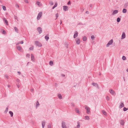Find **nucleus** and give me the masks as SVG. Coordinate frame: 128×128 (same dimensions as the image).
Here are the masks:
<instances>
[{
	"mask_svg": "<svg viewBox=\"0 0 128 128\" xmlns=\"http://www.w3.org/2000/svg\"><path fill=\"white\" fill-rule=\"evenodd\" d=\"M24 42L22 40L21 42H18V43H17L16 44V45H17L16 47V48H17L18 50L20 51V52H21L22 48L20 46H18V45L19 44H22Z\"/></svg>",
	"mask_w": 128,
	"mask_h": 128,
	"instance_id": "1",
	"label": "nucleus"
},
{
	"mask_svg": "<svg viewBox=\"0 0 128 128\" xmlns=\"http://www.w3.org/2000/svg\"><path fill=\"white\" fill-rule=\"evenodd\" d=\"M85 109L86 110V113L87 114H90V108L89 107L87 106H85Z\"/></svg>",
	"mask_w": 128,
	"mask_h": 128,
	"instance_id": "2",
	"label": "nucleus"
},
{
	"mask_svg": "<svg viewBox=\"0 0 128 128\" xmlns=\"http://www.w3.org/2000/svg\"><path fill=\"white\" fill-rule=\"evenodd\" d=\"M35 44L38 46L41 47L42 46V44L40 42L38 41L35 42Z\"/></svg>",
	"mask_w": 128,
	"mask_h": 128,
	"instance_id": "3",
	"label": "nucleus"
},
{
	"mask_svg": "<svg viewBox=\"0 0 128 128\" xmlns=\"http://www.w3.org/2000/svg\"><path fill=\"white\" fill-rule=\"evenodd\" d=\"M42 12H40L38 13L37 17V20H39L40 19V18L42 16Z\"/></svg>",
	"mask_w": 128,
	"mask_h": 128,
	"instance_id": "4",
	"label": "nucleus"
},
{
	"mask_svg": "<svg viewBox=\"0 0 128 128\" xmlns=\"http://www.w3.org/2000/svg\"><path fill=\"white\" fill-rule=\"evenodd\" d=\"M37 30L39 32V34H40L42 32V28L40 27H38L37 28Z\"/></svg>",
	"mask_w": 128,
	"mask_h": 128,
	"instance_id": "5",
	"label": "nucleus"
},
{
	"mask_svg": "<svg viewBox=\"0 0 128 128\" xmlns=\"http://www.w3.org/2000/svg\"><path fill=\"white\" fill-rule=\"evenodd\" d=\"M62 128H66L65 122L64 121L62 122Z\"/></svg>",
	"mask_w": 128,
	"mask_h": 128,
	"instance_id": "6",
	"label": "nucleus"
},
{
	"mask_svg": "<svg viewBox=\"0 0 128 128\" xmlns=\"http://www.w3.org/2000/svg\"><path fill=\"white\" fill-rule=\"evenodd\" d=\"M113 42V40H110L108 43L106 44V46L108 47Z\"/></svg>",
	"mask_w": 128,
	"mask_h": 128,
	"instance_id": "7",
	"label": "nucleus"
},
{
	"mask_svg": "<svg viewBox=\"0 0 128 128\" xmlns=\"http://www.w3.org/2000/svg\"><path fill=\"white\" fill-rule=\"evenodd\" d=\"M92 84L94 86L98 88V84L96 83H92Z\"/></svg>",
	"mask_w": 128,
	"mask_h": 128,
	"instance_id": "8",
	"label": "nucleus"
},
{
	"mask_svg": "<svg viewBox=\"0 0 128 128\" xmlns=\"http://www.w3.org/2000/svg\"><path fill=\"white\" fill-rule=\"evenodd\" d=\"M68 9V6H63V10L64 11H67Z\"/></svg>",
	"mask_w": 128,
	"mask_h": 128,
	"instance_id": "9",
	"label": "nucleus"
},
{
	"mask_svg": "<svg viewBox=\"0 0 128 128\" xmlns=\"http://www.w3.org/2000/svg\"><path fill=\"white\" fill-rule=\"evenodd\" d=\"M110 93L113 95H114L115 94L114 91L112 90H110Z\"/></svg>",
	"mask_w": 128,
	"mask_h": 128,
	"instance_id": "10",
	"label": "nucleus"
},
{
	"mask_svg": "<svg viewBox=\"0 0 128 128\" xmlns=\"http://www.w3.org/2000/svg\"><path fill=\"white\" fill-rule=\"evenodd\" d=\"M118 12V10H115L113 11L112 14V15H114L117 14Z\"/></svg>",
	"mask_w": 128,
	"mask_h": 128,
	"instance_id": "11",
	"label": "nucleus"
},
{
	"mask_svg": "<svg viewBox=\"0 0 128 128\" xmlns=\"http://www.w3.org/2000/svg\"><path fill=\"white\" fill-rule=\"evenodd\" d=\"M125 37H126V34H125V33L124 32L122 34V36L121 39H124L125 38Z\"/></svg>",
	"mask_w": 128,
	"mask_h": 128,
	"instance_id": "12",
	"label": "nucleus"
},
{
	"mask_svg": "<svg viewBox=\"0 0 128 128\" xmlns=\"http://www.w3.org/2000/svg\"><path fill=\"white\" fill-rule=\"evenodd\" d=\"M124 105L123 103L121 102L119 106V108H121L124 107Z\"/></svg>",
	"mask_w": 128,
	"mask_h": 128,
	"instance_id": "13",
	"label": "nucleus"
},
{
	"mask_svg": "<svg viewBox=\"0 0 128 128\" xmlns=\"http://www.w3.org/2000/svg\"><path fill=\"white\" fill-rule=\"evenodd\" d=\"M78 32L77 31H76L75 33L74 34V38H76L78 36Z\"/></svg>",
	"mask_w": 128,
	"mask_h": 128,
	"instance_id": "14",
	"label": "nucleus"
},
{
	"mask_svg": "<svg viewBox=\"0 0 128 128\" xmlns=\"http://www.w3.org/2000/svg\"><path fill=\"white\" fill-rule=\"evenodd\" d=\"M120 124L122 126H124V120H121L120 121Z\"/></svg>",
	"mask_w": 128,
	"mask_h": 128,
	"instance_id": "15",
	"label": "nucleus"
},
{
	"mask_svg": "<svg viewBox=\"0 0 128 128\" xmlns=\"http://www.w3.org/2000/svg\"><path fill=\"white\" fill-rule=\"evenodd\" d=\"M75 110L76 112L79 114H80V110H78V108H75Z\"/></svg>",
	"mask_w": 128,
	"mask_h": 128,
	"instance_id": "16",
	"label": "nucleus"
},
{
	"mask_svg": "<svg viewBox=\"0 0 128 128\" xmlns=\"http://www.w3.org/2000/svg\"><path fill=\"white\" fill-rule=\"evenodd\" d=\"M31 59L32 60L34 61V56L32 54H31Z\"/></svg>",
	"mask_w": 128,
	"mask_h": 128,
	"instance_id": "17",
	"label": "nucleus"
},
{
	"mask_svg": "<svg viewBox=\"0 0 128 128\" xmlns=\"http://www.w3.org/2000/svg\"><path fill=\"white\" fill-rule=\"evenodd\" d=\"M14 28L15 32L17 33H18V30L17 28L16 27H14Z\"/></svg>",
	"mask_w": 128,
	"mask_h": 128,
	"instance_id": "18",
	"label": "nucleus"
},
{
	"mask_svg": "<svg viewBox=\"0 0 128 128\" xmlns=\"http://www.w3.org/2000/svg\"><path fill=\"white\" fill-rule=\"evenodd\" d=\"M45 124V122L43 121L42 122V128H44V126Z\"/></svg>",
	"mask_w": 128,
	"mask_h": 128,
	"instance_id": "19",
	"label": "nucleus"
},
{
	"mask_svg": "<svg viewBox=\"0 0 128 128\" xmlns=\"http://www.w3.org/2000/svg\"><path fill=\"white\" fill-rule=\"evenodd\" d=\"M9 113L10 114L11 117H12L13 115V112L11 111H10L9 112Z\"/></svg>",
	"mask_w": 128,
	"mask_h": 128,
	"instance_id": "20",
	"label": "nucleus"
},
{
	"mask_svg": "<svg viewBox=\"0 0 128 128\" xmlns=\"http://www.w3.org/2000/svg\"><path fill=\"white\" fill-rule=\"evenodd\" d=\"M45 38L46 39V40H48L49 38L48 35L47 34L46 36H45Z\"/></svg>",
	"mask_w": 128,
	"mask_h": 128,
	"instance_id": "21",
	"label": "nucleus"
},
{
	"mask_svg": "<svg viewBox=\"0 0 128 128\" xmlns=\"http://www.w3.org/2000/svg\"><path fill=\"white\" fill-rule=\"evenodd\" d=\"M84 118L86 120H88L90 119L89 116H85Z\"/></svg>",
	"mask_w": 128,
	"mask_h": 128,
	"instance_id": "22",
	"label": "nucleus"
},
{
	"mask_svg": "<svg viewBox=\"0 0 128 128\" xmlns=\"http://www.w3.org/2000/svg\"><path fill=\"white\" fill-rule=\"evenodd\" d=\"M58 98L60 99L62 98V96L60 94H58Z\"/></svg>",
	"mask_w": 128,
	"mask_h": 128,
	"instance_id": "23",
	"label": "nucleus"
},
{
	"mask_svg": "<svg viewBox=\"0 0 128 128\" xmlns=\"http://www.w3.org/2000/svg\"><path fill=\"white\" fill-rule=\"evenodd\" d=\"M53 64V62L52 61H50L49 62V64L51 66H52Z\"/></svg>",
	"mask_w": 128,
	"mask_h": 128,
	"instance_id": "24",
	"label": "nucleus"
},
{
	"mask_svg": "<svg viewBox=\"0 0 128 128\" xmlns=\"http://www.w3.org/2000/svg\"><path fill=\"white\" fill-rule=\"evenodd\" d=\"M102 112L104 115H106V112L104 110H102Z\"/></svg>",
	"mask_w": 128,
	"mask_h": 128,
	"instance_id": "25",
	"label": "nucleus"
},
{
	"mask_svg": "<svg viewBox=\"0 0 128 128\" xmlns=\"http://www.w3.org/2000/svg\"><path fill=\"white\" fill-rule=\"evenodd\" d=\"M128 5V2L125 4L124 5V8H126Z\"/></svg>",
	"mask_w": 128,
	"mask_h": 128,
	"instance_id": "26",
	"label": "nucleus"
},
{
	"mask_svg": "<svg viewBox=\"0 0 128 128\" xmlns=\"http://www.w3.org/2000/svg\"><path fill=\"white\" fill-rule=\"evenodd\" d=\"M127 12V10L126 9H124L122 10V12L124 13H126Z\"/></svg>",
	"mask_w": 128,
	"mask_h": 128,
	"instance_id": "27",
	"label": "nucleus"
},
{
	"mask_svg": "<svg viewBox=\"0 0 128 128\" xmlns=\"http://www.w3.org/2000/svg\"><path fill=\"white\" fill-rule=\"evenodd\" d=\"M120 18L118 17L117 18L116 21L118 22H120Z\"/></svg>",
	"mask_w": 128,
	"mask_h": 128,
	"instance_id": "28",
	"label": "nucleus"
},
{
	"mask_svg": "<svg viewBox=\"0 0 128 128\" xmlns=\"http://www.w3.org/2000/svg\"><path fill=\"white\" fill-rule=\"evenodd\" d=\"M8 107H7L6 108V110H5V111H4V113L5 114H6L7 113V112L8 111Z\"/></svg>",
	"mask_w": 128,
	"mask_h": 128,
	"instance_id": "29",
	"label": "nucleus"
},
{
	"mask_svg": "<svg viewBox=\"0 0 128 128\" xmlns=\"http://www.w3.org/2000/svg\"><path fill=\"white\" fill-rule=\"evenodd\" d=\"M122 59L123 60H125L126 59V58L125 56H122Z\"/></svg>",
	"mask_w": 128,
	"mask_h": 128,
	"instance_id": "30",
	"label": "nucleus"
},
{
	"mask_svg": "<svg viewBox=\"0 0 128 128\" xmlns=\"http://www.w3.org/2000/svg\"><path fill=\"white\" fill-rule=\"evenodd\" d=\"M39 105L40 104H39L38 101H37L36 103V108H37V107H38Z\"/></svg>",
	"mask_w": 128,
	"mask_h": 128,
	"instance_id": "31",
	"label": "nucleus"
},
{
	"mask_svg": "<svg viewBox=\"0 0 128 128\" xmlns=\"http://www.w3.org/2000/svg\"><path fill=\"white\" fill-rule=\"evenodd\" d=\"M4 22L6 23V25H8V22L7 20H4Z\"/></svg>",
	"mask_w": 128,
	"mask_h": 128,
	"instance_id": "32",
	"label": "nucleus"
},
{
	"mask_svg": "<svg viewBox=\"0 0 128 128\" xmlns=\"http://www.w3.org/2000/svg\"><path fill=\"white\" fill-rule=\"evenodd\" d=\"M128 110V108H126V107L124 108H123V110L124 111H126Z\"/></svg>",
	"mask_w": 128,
	"mask_h": 128,
	"instance_id": "33",
	"label": "nucleus"
},
{
	"mask_svg": "<svg viewBox=\"0 0 128 128\" xmlns=\"http://www.w3.org/2000/svg\"><path fill=\"white\" fill-rule=\"evenodd\" d=\"M65 45L66 46L67 48H68V44L67 42H65Z\"/></svg>",
	"mask_w": 128,
	"mask_h": 128,
	"instance_id": "34",
	"label": "nucleus"
},
{
	"mask_svg": "<svg viewBox=\"0 0 128 128\" xmlns=\"http://www.w3.org/2000/svg\"><path fill=\"white\" fill-rule=\"evenodd\" d=\"M77 127L78 128H79L80 127V124L79 122H78V125L77 126Z\"/></svg>",
	"mask_w": 128,
	"mask_h": 128,
	"instance_id": "35",
	"label": "nucleus"
},
{
	"mask_svg": "<svg viewBox=\"0 0 128 128\" xmlns=\"http://www.w3.org/2000/svg\"><path fill=\"white\" fill-rule=\"evenodd\" d=\"M94 35H92L91 36V38L92 40H93L94 39Z\"/></svg>",
	"mask_w": 128,
	"mask_h": 128,
	"instance_id": "36",
	"label": "nucleus"
},
{
	"mask_svg": "<svg viewBox=\"0 0 128 128\" xmlns=\"http://www.w3.org/2000/svg\"><path fill=\"white\" fill-rule=\"evenodd\" d=\"M76 43L77 44H79L80 42V40H76Z\"/></svg>",
	"mask_w": 128,
	"mask_h": 128,
	"instance_id": "37",
	"label": "nucleus"
},
{
	"mask_svg": "<svg viewBox=\"0 0 128 128\" xmlns=\"http://www.w3.org/2000/svg\"><path fill=\"white\" fill-rule=\"evenodd\" d=\"M2 9L4 10H6V7L4 6H2Z\"/></svg>",
	"mask_w": 128,
	"mask_h": 128,
	"instance_id": "38",
	"label": "nucleus"
},
{
	"mask_svg": "<svg viewBox=\"0 0 128 128\" xmlns=\"http://www.w3.org/2000/svg\"><path fill=\"white\" fill-rule=\"evenodd\" d=\"M48 128H51V125L50 124L48 126Z\"/></svg>",
	"mask_w": 128,
	"mask_h": 128,
	"instance_id": "39",
	"label": "nucleus"
},
{
	"mask_svg": "<svg viewBox=\"0 0 128 128\" xmlns=\"http://www.w3.org/2000/svg\"><path fill=\"white\" fill-rule=\"evenodd\" d=\"M58 16H59L58 14V13H57L56 14V19H55V20L58 17Z\"/></svg>",
	"mask_w": 128,
	"mask_h": 128,
	"instance_id": "40",
	"label": "nucleus"
},
{
	"mask_svg": "<svg viewBox=\"0 0 128 128\" xmlns=\"http://www.w3.org/2000/svg\"><path fill=\"white\" fill-rule=\"evenodd\" d=\"M2 33L3 34H5L6 33V32L4 30L2 32Z\"/></svg>",
	"mask_w": 128,
	"mask_h": 128,
	"instance_id": "41",
	"label": "nucleus"
},
{
	"mask_svg": "<svg viewBox=\"0 0 128 128\" xmlns=\"http://www.w3.org/2000/svg\"><path fill=\"white\" fill-rule=\"evenodd\" d=\"M26 57L29 58L30 57V55L29 54H27L26 56Z\"/></svg>",
	"mask_w": 128,
	"mask_h": 128,
	"instance_id": "42",
	"label": "nucleus"
},
{
	"mask_svg": "<svg viewBox=\"0 0 128 128\" xmlns=\"http://www.w3.org/2000/svg\"><path fill=\"white\" fill-rule=\"evenodd\" d=\"M36 4H37V5L39 6H40V2H36Z\"/></svg>",
	"mask_w": 128,
	"mask_h": 128,
	"instance_id": "43",
	"label": "nucleus"
},
{
	"mask_svg": "<svg viewBox=\"0 0 128 128\" xmlns=\"http://www.w3.org/2000/svg\"><path fill=\"white\" fill-rule=\"evenodd\" d=\"M86 40V36H84L83 38V40Z\"/></svg>",
	"mask_w": 128,
	"mask_h": 128,
	"instance_id": "44",
	"label": "nucleus"
},
{
	"mask_svg": "<svg viewBox=\"0 0 128 128\" xmlns=\"http://www.w3.org/2000/svg\"><path fill=\"white\" fill-rule=\"evenodd\" d=\"M49 3L50 5H53V2L52 1L50 2H49Z\"/></svg>",
	"mask_w": 128,
	"mask_h": 128,
	"instance_id": "45",
	"label": "nucleus"
},
{
	"mask_svg": "<svg viewBox=\"0 0 128 128\" xmlns=\"http://www.w3.org/2000/svg\"><path fill=\"white\" fill-rule=\"evenodd\" d=\"M106 100L107 101H108L109 100V97L108 96H107L106 97Z\"/></svg>",
	"mask_w": 128,
	"mask_h": 128,
	"instance_id": "46",
	"label": "nucleus"
},
{
	"mask_svg": "<svg viewBox=\"0 0 128 128\" xmlns=\"http://www.w3.org/2000/svg\"><path fill=\"white\" fill-rule=\"evenodd\" d=\"M29 49L30 50H34V48L33 47H30L29 48Z\"/></svg>",
	"mask_w": 128,
	"mask_h": 128,
	"instance_id": "47",
	"label": "nucleus"
},
{
	"mask_svg": "<svg viewBox=\"0 0 128 128\" xmlns=\"http://www.w3.org/2000/svg\"><path fill=\"white\" fill-rule=\"evenodd\" d=\"M24 1L26 3L28 4L29 3V2L28 0H24Z\"/></svg>",
	"mask_w": 128,
	"mask_h": 128,
	"instance_id": "48",
	"label": "nucleus"
},
{
	"mask_svg": "<svg viewBox=\"0 0 128 128\" xmlns=\"http://www.w3.org/2000/svg\"><path fill=\"white\" fill-rule=\"evenodd\" d=\"M57 5H58V4H57V3L56 2L55 4V5H54V6L56 8V7L57 6Z\"/></svg>",
	"mask_w": 128,
	"mask_h": 128,
	"instance_id": "49",
	"label": "nucleus"
},
{
	"mask_svg": "<svg viewBox=\"0 0 128 128\" xmlns=\"http://www.w3.org/2000/svg\"><path fill=\"white\" fill-rule=\"evenodd\" d=\"M71 106H74V104L72 102L71 103Z\"/></svg>",
	"mask_w": 128,
	"mask_h": 128,
	"instance_id": "50",
	"label": "nucleus"
},
{
	"mask_svg": "<svg viewBox=\"0 0 128 128\" xmlns=\"http://www.w3.org/2000/svg\"><path fill=\"white\" fill-rule=\"evenodd\" d=\"M78 25H84V24H82V23H81V22H80V23H79L78 24Z\"/></svg>",
	"mask_w": 128,
	"mask_h": 128,
	"instance_id": "51",
	"label": "nucleus"
},
{
	"mask_svg": "<svg viewBox=\"0 0 128 128\" xmlns=\"http://www.w3.org/2000/svg\"><path fill=\"white\" fill-rule=\"evenodd\" d=\"M7 79L8 78V76L7 75H5L4 76Z\"/></svg>",
	"mask_w": 128,
	"mask_h": 128,
	"instance_id": "52",
	"label": "nucleus"
},
{
	"mask_svg": "<svg viewBox=\"0 0 128 128\" xmlns=\"http://www.w3.org/2000/svg\"><path fill=\"white\" fill-rule=\"evenodd\" d=\"M32 64V63L31 62H28L27 64H26V66H28V65H29V64Z\"/></svg>",
	"mask_w": 128,
	"mask_h": 128,
	"instance_id": "53",
	"label": "nucleus"
},
{
	"mask_svg": "<svg viewBox=\"0 0 128 128\" xmlns=\"http://www.w3.org/2000/svg\"><path fill=\"white\" fill-rule=\"evenodd\" d=\"M18 88H19L20 87V85L18 83L16 84Z\"/></svg>",
	"mask_w": 128,
	"mask_h": 128,
	"instance_id": "54",
	"label": "nucleus"
},
{
	"mask_svg": "<svg viewBox=\"0 0 128 128\" xmlns=\"http://www.w3.org/2000/svg\"><path fill=\"white\" fill-rule=\"evenodd\" d=\"M14 18L16 19L18 21V20L17 18H18V17L17 16H14Z\"/></svg>",
	"mask_w": 128,
	"mask_h": 128,
	"instance_id": "55",
	"label": "nucleus"
},
{
	"mask_svg": "<svg viewBox=\"0 0 128 128\" xmlns=\"http://www.w3.org/2000/svg\"><path fill=\"white\" fill-rule=\"evenodd\" d=\"M54 86L56 87H57L58 86V84L56 83H55L54 84Z\"/></svg>",
	"mask_w": 128,
	"mask_h": 128,
	"instance_id": "56",
	"label": "nucleus"
},
{
	"mask_svg": "<svg viewBox=\"0 0 128 128\" xmlns=\"http://www.w3.org/2000/svg\"><path fill=\"white\" fill-rule=\"evenodd\" d=\"M20 81V80L19 79H18V78L17 79V80H16V81H17V82H19Z\"/></svg>",
	"mask_w": 128,
	"mask_h": 128,
	"instance_id": "57",
	"label": "nucleus"
},
{
	"mask_svg": "<svg viewBox=\"0 0 128 128\" xmlns=\"http://www.w3.org/2000/svg\"><path fill=\"white\" fill-rule=\"evenodd\" d=\"M92 4H90V8H92Z\"/></svg>",
	"mask_w": 128,
	"mask_h": 128,
	"instance_id": "58",
	"label": "nucleus"
},
{
	"mask_svg": "<svg viewBox=\"0 0 128 128\" xmlns=\"http://www.w3.org/2000/svg\"><path fill=\"white\" fill-rule=\"evenodd\" d=\"M31 91L32 92H33L34 89L33 88H31Z\"/></svg>",
	"mask_w": 128,
	"mask_h": 128,
	"instance_id": "59",
	"label": "nucleus"
},
{
	"mask_svg": "<svg viewBox=\"0 0 128 128\" xmlns=\"http://www.w3.org/2000/svg\"><path fill=\"white\" fill-rule=\"evenodd\" d=\"M16 7L17 8H19V6L18 4H16Z\"/></svg>",
	"mask_w": 128,
	"mask_h": 128,
	"instance_id": "60",
	"label": "nucleus"
},
{
	"mask_svg": "<svg viewBox=\"0 0 128 128\" xmlns=\"http://www.w3.org/2000/svg\"><path fill=\"white\" fill-rule=\"evenodd\" d=\"M67 4L68 5H69L70 4V1H69L68 3Z\"/></svg>",
	"mask_w": 128,
	"mask_h": 128,
	"instance_id": "61",
	"label": "nucleus"
},
{
	"mask_svg": "<svg viewBox=\"0 0 128 128\" xmlns=\"http://www.w3.org/2000/svg\"><path fill=\"white\" fill-rule=\"evenodd\" d=\"M61 76L63 77H64L65 76V75L63 74H62L61 75Z\"/></svg>",
	"mask_w": 128,
	"mask_h": 128,
	"instance_id": "62",
	"label": "nucleus"
},
{
	"mask_svg": "<svg viewBox=\"0 0 128 128\" xmlns=\"http://www.w3.org/2000/svg\"><path fill=\"white\" fill-rule=\"evenodd\" d=\"M86 14H89V12L88 11H86Z\"/></svg>",
	"mask_w": 128,
	"mask_h": 128,
	"instance_id": "63",
	"label": "nucleus"
},
{
	"mask_svg": "<svg viewBox=\"0 0 128 128\" xmlns=\"http://www.w3.org/2000/svg\"><path fill=\"white\" fill-rule=\"evenodd\" d=\"M17 72L18 73V74H19L20 75V74L21 72H20L18 71V72Z\"/></svg>",
	"mask_w": 128,
	"mask_h": 128,
	"instance_id": "64",
	"label": "nucleus"
}]
</instances>
